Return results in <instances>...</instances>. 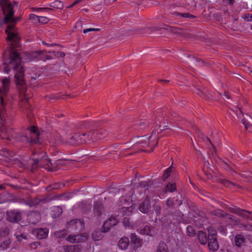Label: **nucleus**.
<instances>
[{
    "mask_svg": "<svg viewBox=\"0 0 252 252\" xmlns=\"http://www.w3.org/2000/svg\"><path fill=\"white\" fill-rule=\"evenodd\" d=\"M23 229V226H21V227L19 228V229H20V231H22V229Z\"/></svg>",
    "mask_w": 252,
    "mask_h": 252,
    "instance_id": "69168bd1",
    "label": "nucleus"
},
{
    "mask_svg": "<svg viewBox=\"0 0 252 252\" xmlns=\"http://www.w3.org/2000/svg\"><path fill=\"white\" fill-rule=\"evenodd\" d=\"M194 2H195V1H191V3L192 5L189 7H188V8L189 9L193 8L195 6V4Z\"/></svg>",
    "mask_w": 252,
    "mask_h": 252,
    "instance_id": "864d4df0",
    "label": "nucleus"
},
{
    "mask_svg": "<svg viewBox=\"0 0 252 252\" xmlns=\"http://www.w3.org/2000/svg\"><path fill=\"white\" fill-rule=\"evenodd\" d=\"M64 252H80L81 247L80 245L66 246L63 247Z\"/></svg>",
    "mask_w": 252,
    "mask_h": 252,
    "instance_id": "aec40b11",
    "label": "nucleus"
},
{
    "mask_svg": "<svg viewBox=\"0 0 252 252\" xmlns=\"http://www.w3.org/2000/svg\"><path fill=\"white\" fill-rule=\"evenodd\" d=\"M245 239L241 235H237L235 237V243L236 246L240 247L244 243Z\"/></svg>",
    "mask_w": 252,
    "mask_h": 252,
    "instance_id": "b1692460",
    "label": "nucleus"
},
{
    "mask_svg": "<svg viewBox=\"0 0 252 252\" xmlns=\"http://www.w3.org/2000/svg\"><path fill=\"white\" fill-rule=\"evenodd\" d=\"M224 96H225V97H226L227 99H229V97L228 95L227 94L225 93V94H224Z\"/></svg>",
    "mask_w": 252,
    "mask_h": 252,
    "instance_id": "052dcab7",
    "label": "nucleus"
},
{
    "mask_svg": "<svg viewBox=\"0 0 252 252\" xmlns=\"http://www.w3.org/2000/svg\"><path fill=\"white\" fill-rule=\"evenodd\" d=\"M41 243L40 242H35L31 243V247L33 249H36L40 246Z\"/></svg>",
    "mask_w": 252,
    "mask_h": 252,
    "instance_id": "37998d69",
    "label": "nucleus"
},
{
    "mask_svg": "<svg viewBox=\"0 0 252 252\" xmlns=\"http://www.w3.org/2000/svg\"><path fill=\"white\" fill-rule=\"evenodd\" d=\"M10 245V242L9 241H5L3 243L2 247H4V246L5 245V248H7V247Z\"/></svg>",
    "mask_w": 252,
    "mask_h": 252,
    "instance_id": "3c124183",
    "label": "nucleus"
},
{
    "mask_svg": "<svg viewBox=\"0 0 252 252\" xmlns=\"http://www.w3.org/2000/svg\"><path fill=\"white\" fill-rule=\"evenodd\" d=\"M175 14L177 16H180L182 17L183 18H192L194 17V16L193 15L187 13H181L178 12L175 13Z\"/></svg>",
    "mask_w": 252,
    "mask_h": 252,
    "instance_id": "e433bc0d",
    "label": "nucleus"
},
{
    "mask_svg": "<svg viewBox=\"0 0 252 252\" xmlns=\"http://www.w3.org/2000/svg\"><path fill=\"white\" fill-rule=\"evenodd\" d=\"M88 235L87 233L81 234V235H69L66 240L72 243H81L84 242L87 239Z\"/></svg>",
    "mask_w": 252,
    "mask_h": 252,
    "instance_id": "6e6552de",
    "label": "nucleus"
},
{
    "mask_svg": "<svg viewBox=\"0 0 252 252\" xmlns=\"http://www.w3.org/2000/svg\"><path fill=\"white\" fill-rule=\"evenodd\" d=\"M95 134V130L90 131L87 132V133H83V135H86V138H87V140L86 141V143L94 142V135Z\"/></svg>",
    "mask_w": 252,
    "mask_h": 252,
    "instance_id": "5701e85b",
    "label": "nucleus"
},
{
    "mask_svg": "<svg viewBox=\"0 0 252 252\" xmlns=\"http://www.w3.org/2000/svg\"><path fill=\"white\" fill-rule=\"evenodd\" d=\"M122 202L121 205L123 207L121 208L120 214L118 216L112 215L109 219L105 221L102 226V229L104 232H107L110 230L111 227L117 224L119 221V216H129L131 215L133 210L135 208V203L130 199V197H122L120 198Z\"/></svg>",
    "mask_w": 252,
    "mask_h": 252,
    "instance_id": "7ed1b4c3",
    "label": "nucleus"
},
{
    "mask_svg": "<svg viewBox=\"0 0 252 252\" xmlns=\"http://www.w3.org/2000/svg\"><path fill=\"white\" fill-rule=\"evenodd\" d=\"M53 140L55 141L57 143H60L62 142H65V139L64 140L59 133H56L53 136Z\"/></svg>",
    "mask_w": 252,
    "mask_h": 252,
    "instance_id": "2f4dec72",
    "label": "nucleus"
},
{
    "mask_svg": "<svg viewBox=\"0 0 252 252\" xmlns=\"http://www.w3.org/2000/svg\"><path fill=\"white\" fill-rule=\"evenodd\" d=\"M167 205L169 207H171L173 206V202L172 200H170V199H168L167 200Z\"/></svg>",
    "mask_w": 252,
    "mask_h": 252,
    "instance_id": "de8ad7c7",
    "label": "nucleus"
},
{
    "mask_svg": "<svg viewBox=\"0 0 252 252\" xmlns=\"http://www.w3.org/2000/svg\"><path fill=\"white\" fill-rule=\"evenodd\" d=\"M40 17H38L36 15L32 14L30 15V20H38L40 21V19H39Z\"/></svg>",
    "mask_w": 252,
    "mask_h": 252,
    "instance_id": "c03bdc74",
    "label": "nucleus"
},
{
    "mask_svg": "<svg viewBox=\"0 0 252 252\" xmlns=\"http://www.w3.org/2000/svg\"><path fill=\"white\" fill-rule=\"evenodd\" d=\"M77 2H78V1H75V2L73 3V4L70 5V7H72V6L76 4L77 3Z\"/></svg>",
    "mask_w": 252,
    "mask_h": 252,
    "instance_id": "e2e57ef3",
    "label": "nucleus"
},
{
    "mask_svg": "<svg viewBox=\"0 0 252 252\" xmlns=\"http://www.w3.org/2000/svg\"><path fill=\"white\" fill-rule=\"evenodd\" d=\"M6 53L3 55L4 59L3 64L4 72L8 73L11 69L15 71V78L17 81L16 85L20 86L19 94L23 101H27L31 97L30 91L26 89L25 80L24 79V69L21 63L20 55L16 51L13 50L9 54V57L6 58Z\"/></svg>",
    "mask_w": 252,
    "mask_h": 252,
    "instance_id": "f257e3e1",
    "label": "nucleus"
},
{
    "mask_svg": "<svg viewBox=\"0 0 252 252\" xmlns=\"http://www.w3.org/2000/svg\"><path fill=\"white\" fill-rule=\"evenodd\" d=\"M208 232L209 234L208 238L216 237L217 231L213 227H209L208 228Z\"/></svg>",
    "mask_w": 252,
    "mask_h": 252,
    "instance_id": "7c9ffc66",
    "label": "nucleus"
},
{
    "mask_svg": "<svg viewBox=\"0 0 252 252\" xmlns=\"http://www.w3.org/2000/svg\"><path fill=\"white\" fill-rule=\"evenodd\" d=\"M9 78H5L2 81V87L0 88V119L3 122L5 109L8 108L11 97L9 94Z\"/></svg>",
    "mask_w": 252,
    "mask_h": 252,
    "instance_id": "20e7f679",
    "label": "nucleus"
},
{
    "mask_svg": "<svg viewBox=\"0 0 252 252\" xmlns=\"http://www.w3.org/2000/svg\"><path fill=\"white\" fill-rule=\"evenodd\" d=\"M100 30L99 29L97 28H88L83 30V33H87L90 32H95V31H99Z\"/></svg>",
    "mask_w": 252,
    "mask_h": 252,
    "instance_id": "a19ab883",
    "label": "nucleus"
},
{
    "mask_svg": "<svg viewBox=\"0 0 252 252\" xmlns=\"http://www.w3.org/2000/svg\"><path fill=\"white\" fill-rule=\"evenodd\" d=\"M87 138L83 133H75L69 135L65 139V142L70 145L86 143Z\"/></svg>",
    "mask_w": 252,
    "mask_h": 252,
    "instance_id": "39448f33",
    "label": "nucleus"
},
{
    "mask_svg": "<svg viewBox=\"0 0 252 252\" xmlns=\"http://www.w3.org/2000/svg\"><path fill=\"white\" fill-rule=\"evenodd\" d=\"M92 238L94 241H98L102 238L101 232L99 230H96L92 233Z\"/></svg>",
    "mask_w": 252,
    "mask_h": 252,
    "instance_id": "a878e982",
    "label": "nucleus"
},
{
    "mask_svg": "<svg viewBox=\"0 0 252 252\" xmlns=\"http://www.w3.org/2000/svg\"><path fill=\"white\" fill-rule=\"evenodd\" d=\"M223 184H224V185L229 188H231L232 187L235 186V184L232 183L230 181H228L226 179L223 180Z\"/></svg>",
    "mask_w": 252,
    "mask_h": 252,
    "instance_id": "ea45409f",
    "label": "nucleus"
},
{
    "mask_svg": "<svg viewBox=\"0 0 252 252\" xmlns=\"http://www.w3.org/2000/svg\"><path fill=\"white\" fill-rule=\"evenodd\" d=\"M28 132L30 134V142L32 143L38 142L39 134L35 126H32L27 129Z\"/></svg>",
    "mask_w": 252,
    "mask_h": 252,
    "instance_id": "ddd939ff",
    "label": "nucleus"
},
{
    "mask_svg": "<svg viewBox=\"0 0 252 252\" xmlns=\"http://www.w3.org/2000/svg\"><path fill=\"white\" fill-rule=\"evenodd\" d=\"M157 215H159L160 213V207L159 206H155L154 209Z\"/></svg>",
    "mask_w": 252,
    "mask_h": 252,
    "instance_id": "49530a36",
    "label": "nucleus"
},
{
    "mask_svg": "<svg viewBox=\"0 0 252 252\" xmlns=\"http://www.w3.org/2000/svg\"><path fill=\"white\" fill-rule=\"evenodd\" d=\"M123 223L125 226H129V220L126 218H124V219L123 221Z\"/></svg>",
    "mask_w": 252,
    "mask_h": 252,
    "instance_id": "a18cd8bd",
    "label": "nucleus"
},
{
    "mask_svg": "<svg viewBox=\"0 0 252 252\" xmlns=\"http://www.w3.org/2000/svg\"><path fill=\"white\" fill-rule=\"evenodd\" d=\"M35 216L37 217V221H38L40 219V215L38 213H33L32 215H31V217Z\"/></svg>",
    "mask_w": 252,
    "mask_h": 252,
    "instance_id": "8fccbe9b",
    "label": "nucleus"
},
{
    "mask_svg": "<svg viewBox=\"0 0 252 252\" xmlns=\"http://www.w3.org/2000/svg\"><path fill=\"white\" fill-rule=\"evenodd\" d=\"M0 155L8 158L12 157V154L7 149L5 148H2L0 150Z\"/></svg>",
    "mask_w": 252,
    "mask_h": 252,
    "instance_id": "bb28decb",
    "label": "nucleus"
},
{
    "mask_svg": "<svg viewBox=\"0 0 252 252\" xmlns=\"http://www.w3.org/2000/svg\"><path fill=\"white\" fill-rule=\"evenodd\" d=\"M44 52L42 51H32L27 55V59L30 61L44 60Z\"/></svg>",
    "mask_w": 252,
    "mask_h": 252,
    "instance_id": "9d476101",
    "label": "nucleus"
},
{
    "mask_svg": "<svg viewBox=\"0 0 252 252\" xmlns=\"http://www.w3.org/2000/svg\"><path fill=\"white\" fill-rule=\"evenodd\" d=\"M0 137L2 139H10L11 137H16L13 131L3 125L0 127Z\"/></svg>",
    "mask_w": 252,
    "mask_h": 252,
    "instance_id": "0eeeda50",
    "label": "nucleus"
},
{
    "mask_svg": "<svg viewBox=\"0 0 252 252\" xmlns=\"http://www.w3.org/2000/svg\"><path fill=\"white\" fill-rule=\"evenodd\" d=\"M3 187L2 186L0 185V190L3 189Z\"/></svg>",
    "mask_w": 252,
    "mask_h": 252,
    "instance_id": "338daca9",
    "label": "nucleus"
},
{
    "mask_svg": "<svg viewBox=\"0 0 252 252\" xmlns=\"http://www.w3.org/2000/svg\"><path fill=\"white\" fill-rule=\"evenodd\" d=\"M39 19H40V21H42V22H45V23H47V21H48L47 18H46L45 17H40Z\"/></svg>",
    "mask_w": 252,
    "mask_h": 252,
    "instance_id": "09e8293b",
    "label": "nucleus"
},
{
    "mask_svg": "<svg viewBox=\"0 0 252 252\" xmlns=\"http://www.w3.org/2000/svg\"><path fill=\"white\" fill-rule=\"evenodd\" d=\"M139 233L142 235H152L153 232L151 227L149 225H145L143 228L139 231Z\"/></svg>",
    "mask_w": 252,
    "mask_h": 252,
    "instance_id": "4be33fe9",
    "label": "nucleus"
},
{
    "mask_svg": "<svg viewBox=\"0 0 252 252\" xmlns=\"http://www.w3.org/2000/svg\"><path fill=\"white\" fill-rule=\"evenodd\" d=\"M171 169L170 167L167 168L163 174L162 178L164 180H166L169 176Z\"/></svg>",
    "mask_w": 252,
    "mask_h": 252,
    "instance_id": "4c0bfd02",
    "label": "nucleus"
},
{
    "mask_svg": "<svg viewBox=\"0 0 252 252\" xmlns=\"http://www.w3.org/2000/svg\"><path fill=\"white\" fill-rule=\"evenodd\" d=\"M15 4V2L11 3L10 1H0V5L5 15L3 22L0 23V27L3 24L9 23L5 30V32L8 35L7 39L11 42L12 47L19 46L20 41L17 30L14 27V24L20 19V17L13 18L14 14L13 9Z\"/></svg>",
    "mask_w": 252,
    "mask_h": 252,
    "instance_id": "f03ea898",
    "label": "nucleus"
},
{
    "mask_svg": "<svg viewBox=\"0 0 252 252\" xmlns=\"http://www.w3.org/2000/svg\"><path fill=\"white\" fill-rule=\"evenodd\" d=\"M240 114H239L238 112H237V115L239 119H241V122L245 126V128L248 129L251 127H252V117L250 115L247 114V118L246 119L244 118V119L241 118V116H240L242 112L241 110H239Z\"/></svg>",
    "mask_w": 252,
    "mask_h": 252,
    "instance_id": "4468645a",
    "label": "nucleus"
},
{
    "mask_svg": "<svg viewBox=\"0 0 252 252\" xmlns=\"http://www.w3.org/2000/svg\"><path fill=\"white\" fill-rule=\"evenodd\" d=\"M167 189L170 192H173L176 189V185L174 183H170L167 185Z\"/></svg>",
    "mask_w": 252,
    "mask_h": 252,
    "instance_id": "58836bf2",
    "label": "nucleus"
},
{
    "mask_svg": "<svg viewBox=\"0 0 252 252\" xmlns=\"http://www.w3.org/2000/svg\"><path fill=\"white\" fill-rule=\"evenodd\" d=\"M7 218L11 222H18L22 219V214L17 210L8 211L7 213Z\"/></svg>",
    "mask_w": 252,
    "mask_h": 252,
    "instance_id": "1a4fd4ad",
    "label": "nucleus"
},
{
    "mask_svg": "<svg viewBox=\"0 0 252 252\" xmlns=\"http://www.w3.org/2000/svg\"><path fill=\"white\" fill-rule=\"evenodd\" d=\"M54 2H52L51 4V6L55 7V5L53 4Z\"/></svg>",
    "mask_w": 252,
    "mask_h": 252,
    "instance_id": "774afa93",
    "label": "nucleus"
},
{
    "mask_svg": "<svg viewBox=\"0 0 252 252\" xmlns=\"http://www.w3.org/2000/svg\"><path fill=\"white\" fill-rule=\"evenodd\" d=\"M10 228L9 227H6L1 229L0 232V235L1 236H6L10 232Z\"/></svg>",
    "mask_w": 252,
    "mask_h": 252,
    "instance_id": "473e14b6",
    "label": "nucleus"
},
{
    "mask_svg": "<svg viewBox=\"0 0 252 252\" xmlns=\"http://www.w3.org/2000/svg\"><path fill=\"white\" fill-rule=\"evenodd\" d=\"M14 236L16 237L17 240L19 242H21L22 239H27V237L25 235L19 232L15 233Z\"/></svg>",
    "mask_w": 252,
    "mask_h": 252,
    "instance_id": "72a5a7b5",
    "label": "nucleus"
},
{
    "mask_svg": "<svg viewBox=\"0 0 252 252\" xmlns=\"http://www.w3.org/2000/svg\"><path fill=\"white\" fill-rule=\"evenodd\" d=\"M243 17L246 21H252V14H246Z\"/></svg>",
    "mask_w": 252,
    "mask_h": 252,
    "instance_id": "79ce46f5",
    "label": "nucleus"
},
{
    "mask_svg": "<svg viewBox=\"0 0 252 252\" xmlns=\"http://www.w3.org/2000/svg\"><path fill=\"white\" fill-rule=\"evenodd\" d=\"M95 134L98 135V137L100 138V139L105 138L107 134L106 131L104 129L95 130Z\"/></svg>",
    "mask_w": 252,
    "mask_h": 252,
    "instance_id": "c85d7f7f",
    "label": "nucleus"
},
{
    "mask_svg": "<svg viewBox=\"0 0 252 252\" xmlns=\"http://www.w3.org/2000/svg\"><path fill=\"white\" fill-rule=\"evenodd\" d=\"M187 233L189 236H194L195 234V231L191 226H188L187 227Z\"/></svg>",
    "mask_w": 252,
    "mask_h": 252,
    "instance_id": "f704fd0d",
    "label": "nucleus"
},
{
    "mask_svg": "<svg viewBox=\"0 0 252 252\" xmlns=\"http://www.w3.org/2000/svg\"><path fill=\"white\" fill-rule=\"evenodd\" d=\"M156 252H168L166 245L163 242L159 243Z\"/></svg>",
    "mask_w": 252,
    "mask_h": 252,
    "instance_id": "393cba45",
    "label": "nucleus"
},
{
    "mask_svg": "<svg viewBox=\"0 0 252 252\" xmlns=\"http://www.w3.org/2000/svg\"><path fill=\"white\" fill-rule=\"evenodd\" d=\"M55 209L56 210H58L59 211L61 210V209L59 207H57Z\"/></svg>",
    "mask_w": 252,
    "mask_h": 252,
    "instance_id": "0e129e2a",
    "label": "nucleus"
},
{
    "mask_svg": "<svg viewBox=\"0 0 252 252\" xmlns=\"http://www.w3.org/2000/svg\"><path fill=\"white\" fill-rule=\"evenodd\" d=\"M68 225L70 226H74L75 229L81 230L84 227V222L81 220L74 219L70 220L68 222Z\"/></svg>",
    "mask_w": 252,
    "mask_h": 252,
    "instance_id": "dca6fc26",
    "label": "nucleus"
},
{
    "mask_svg": "<svg viewBox=\"0 0 252 252\" xmlns=\"http://www.w3.org/2000/svg\"><path fill=\"white\" fill-rule=\"evenodd\" d=\"M44 52V61L46 60H52L54 57H55L57 55L55 52H49L48 54H45V51H43Z\"/></svg>",
    "mask_w": 252,
    "mask_h": 252,
    "instance_id": "c756f323",
    "label": "nucleus"
},
{
    "mask_svg": "<svg viewBox=\"0 0 252 252\" xmlns=\"http://www.w3.org/2000/svg\"><path fill=\"white\" fill-rule=\"evenodd\" d=\"M150 208V203L149 199L148 198H145L141 203L139 207V210L144 214H146L149 212Z\"/></svg>",
    "mask_w": 252,
    "mask_h": 252,
    "instance_id": "2eb2a0df",
    "label": "nucleus"
},
{
    "mask_svg": "<svg viewBox=\"0 0 252 252\" xmlns=\"http://www.w3.org/2000/svg\"><path fill=\"white\" fill-rule=\"evenodd\" d=\"M129 244L127 237H123L118 242V246L121 250H126Z\"/></svg>",
    "mask_w": 252,
    "mask_h": 252,
    "instance_id": "6ab92c4d",
    "label": "nucleus"
},
{
    "mask_svg": "<svg viewBox=\"0 0 252 252\" xmlns=\"http://www.w3.org/2000/svg\"><path fill=\"white\" fill-rule=\"evenodd\" d=\"M94 141H96L99 139H100V138L98 137V135H96V134H94Z\"/></svg>",
    "mask_w": 252,
    "mask_h": 252,
    "instance_id": "5fc2aeb1",
    "label": "nucleus"
},
{
    "mask_svg": "<svg viewBox=\"0 0 252 252\" xmlns=\"http://www.w3.org/2000/svg\"><path fill=\"white\" fill-rule=\"evenodd\" d=\"M130 239L134 247L138 248L142 244V240L138 237L135 233H132L130 235Z\"/></svg>",
    "mask_w": 252,
    "mask_h": 252,
    "instance_id": "a211bd4d",
    "label": "nucleus"
},
{
    "mask_svg": "<svg viewBox=\"0 0 252 252\" xmlns=\"http://www.w3.org/2000/svg\"><path fill=\"white\" fill-rule=\"evenodd\" d=\"M198 238L201 244H206L208 241L206 233L203 231H199L198 234Z\"/></svg>",
    "mask_w": 252,
    "mask_h": 252,
    "instance_id": "412c9836",
    "label": "nucleus"
},
{
    "mask_svg": "<svg viewBox=\"0 0 252 252\" xmlns=\"http://www.w3.org/2000/svg\"><path fill=\"white\" fill-rule=\"evenodd\" d=\"M208 247L210 250L216 251L218 249L219 245L216 237L208 238Z\"/></svg>",
    "mask_w": 252,
    "mask_h": 252,
    "instance_id": "f3484780",
    "label": "nucleus"
},
{
    "mask_svg": "<svg viewBox=\"0 0 252 252\" xmlns=\"http://www.w3.org/2000/svg\"><path fill=\"white\" fill-rule=\"evenodd\" d=\"M206 140L207 141V142H209V143H210V144L212 146V147H213L214 148H214V146H213V145L212 144V143H211V142L210 141V140L208 138H206Z\"/></svg>",
    "mask_w": 252,
    "mask_h": 252,
    "instance_id": "13d9d810",
    "label": "nucleus"
},
{
    "mask_svg": "<svg viewBox=\"0 0 252 252\" xmlns=\"http://www.w3.org/2000/svg\"><path fill=\"white\" fill-rule=\"evenodd\" d=\"M40 158H35L34 159L35 163H38L40 166L43 167L45 169H51V163L50 160L49 159L44 152L40 153Z\"/></svg>",
    "mask_w": 252,
    "mask_h": 252,
    "instance_id": "423d86ee",
    "label": "nucleus"
},
{
    "mask_svg": "<svg viewBox=\"0 0 252 252\" xmlns=\"http://www.w3.org/2000/svg\"><path fill=\"white\" fill-rule=\"evenodd\" d=\"M197 94L198 95H199L200 96H203V94L204 93H203L202 91L200 90H197Z\"/></svg>",
    "mask_w": 252,
    "mask_h": 252,
    "instance_id": "603ef678",
    "label": "nucleus"
},
{
    "mask_svg": "<svg viewBox=\"0 0 252 252\" xmlns=\"http://www.w3.org/2000/svg\"><path fill=\"white\" fill-rule=\"evenodd\" d=\"M49 233V230L47 228H39L34 229L33 233L36 235V237L39 239H43L46 238Z\"/></svg>",
    "mask_w": 252,
    "mask_h": 252,
    "instance_id": "f8f14e48",
    "label": "nucleus"
},
{
    "mask_svg": "<svg viewBox=\"0 0 252 252\" xmlns=\"http://www.w3.org/2000/svg\"><path fill=\"white\" fill-rule=\"evenodd\" d=\"M160 81L164 82H165L166 83L169 82V80H160Z\"/></svg>",
    "mask_w": 252,
    "mask_h": 252,
    "instance_id": "680f3d73",
    "label": "nucleus"
},
{
    "mask_svg": "<svg viewBox=\"0 0 252 252\" xmlns=\"http://www.w3.org/2000/svg\"><path fill=\"white\" fill-rule=\"evenodd\" d=\"M246 229H252V226L248 225L244 226Z\"/></svg>",
    "mask_w": 252,
    "mask_h": 252,
    "instance_id": "6e6d98bb",
    "label": "nucleus"
},
{
    "mask_svg": "<svg viewBox=\"0 0 252 252\" xmlns=\"http://www.w3.org/2000/svg\"><path fill=\"white\" fill-rule=\"evenodd\" d=\"M231 212L244 218L252 220V218L249 216V215H252V213L249 211L246 210H242L239 208L235 207L231 209Z\"/></svg>",
    "mask_w": 252,
    "mask_h": 252,
    "instance_id": "9b49d317",
    "label": "nucleus"
},
{
    "mask_svg": "<svg viewBox=\"0 0 252 252\" xmlns=\"http://www.w3.org/2000/svg\"><path fill=\"white\" fill-rule=\"evenodd\" d=\"M4 216L3 213L0 212V220L3 218Z\"/></svg>",
    "mask_w": 252,
    "mask_h": 252,
    "instance_id": "4d7b16f0",
    "label": "nucleus"
},
{
    "mask_svg": "<svg viewBox=\"0 0 252 252\" xmlns=\"http://www.w3.org/2000/svg\"><path fill=\"white\" fill-rule=\"evenodd\" d=\"M155 133V132H153V133ZM153 134H152V135H151V136L149 137V138L148 139V142H149V141H150V140L151 139H152ZM155 134H156V133H155Z\"/></svg>",
    "mask_w": 252,
    "mask_h": 252,
    "instance_id": "bf43d9fd",
    "label": "nucleus"
},
{
    "mask_svg": "<svg viewBox=\"0 0 252 252\" xmlns=\"http://www.w3.org/2000/svg\"><path fill=\"white\" fill-rule=\"evenodd\" d=\"M216 215L219 216H220V217H224V218H228L230 220H234V217L232 216H231L230 215H228V214H227L226 213H223L221 210H218L216 213Z\"/></svg>",
    "mask_w": 252,
    "mask_h": 252,
    "instance_id": "cd10ccee",
    "label": "nucleus"
},
{
    "mask_svg": "<svg viewBox=\"0 0 252 252\" xmlns=\"http://www.w3.org/2000/svg\"><path fill=\"white\" fill-rule=\"evenodd\" d=\"M55 235L57 238H64L66 236V233L65 230H61L55 233Z\"/></svg>",
    "mask_w": 252,
    "mask_h": 252,
    "instance_id": "c9c22d12",
    "label": "nucleus"
}]
</instances>
